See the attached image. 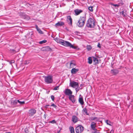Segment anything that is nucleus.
<instances>
[{
    "instance_id": "nucleus-1",
    "label": "nucleus",
    "mask_w": 133,
    "mask_h": 133,
    "mask_svg": "<svg viewBox=\"0 0 133 133\" xmlns=\"http://www.w3.org/2000/svg\"><path fill=\"white\" fill-rule=\"evenodd\" d=\"M86 19L85 16H81L77 23V25L79 27H83L85 24Z\"/></svg>"
},
{
    "instance_id": "nucleus-2",
    "label": "nucleus",
    "mask_w": 133,
    "mask_h": 133,
    "mask_svg": "<svg viewBox=\"0 0 133 133\" xmlns=\"http://www.w3.org/2000/svg\"><path fill=\"white\" fill-rule=\"evenodd\" d=\"M95 25V20L91 18L89 19L86 24V26L88 28H94Z\"/></svg>"
},
{
    "instance_id": "nucleus-3",
    "label": "nucleus",
    "mask_w": 133,
    "mask_h": 133,
    "mask_svg": "<svg viewBox=\"0 0 133 133\" xmlns=\"http://www.w3.org/2000/svg\"><path fill=\"white\" fill-rule=\"evenodd\" d=\"M44 78L45 82L47 84H50L52 83L53 81V77L52 76L49 75L47 76H43Z\"/></svg>"
},
{
    "instance_id": "nucleus-4",
    "label": "nucleus",
    "mask_w": 133,
    "mask_h": 133,
    "mask_svg": "<svg viewBox=\"0 0 133 133\" xmlns=\"http://www.w3.org/2000/svg\"><path fill=\"white\" fill-rule=\"evenodd\" d=\"M61 44L65 46L70 47L72 48L76 49V46L72 45L70 42H69L63 40L61 42Z\"/></svg>"
},
{
    "instance_id": "nucleus-5",
    "label": "nucleus",
    "mask_w": 133,
    "mask_h": 133,
    "mask_svg": "<svg viewBox=\"0 0 133 133\" xmlns=\"http://www.w3.org/2000/svg\"><path fill=\"white\" fill-rule=\"evenodd\" d=\"M69 86L73 88H76L79 87L78 83V82L74 81H70Z\"/></svg>"
},
{
    "instance_id": "nucleus-6",
    "label": "nucleus",
    "mask_w": 133,
    "mask_h": 133,
    "mask_svg": "<svg viewBox=\"0 0 133 133\" xmlns=\"http://www.w3.org/2000/svg\"><path fill=\"white\" fill-rule=\"evenodd\" d=\"M83 130V127L81 125L77 126L75 129L76 133H81Z\"/></svg>"
},
{
    "instance_id": "nucleus-7",
    "label": "nucleus",
    "mask_w": 133,
    "mask_h": 133,
    "mask_svg": "<svg viewBox=\"0 0 133 133\" xmlns=\"http://www.w3.org/2000/svg\"><path fill=\"white\" fill-rule=\"evenodd\" d=\"M9 50L10 54H11L12 55H13L19 51V49H17L16 48L15 49H10Z\"/></svg>"
},
{
    "instance_id": "nucleus-8",
    "label": "nucleus",
    "mask_w": 133,
    "mask_h": 133,
    "mask_svg": "<svg viewBox=\"0 0 133 133\" xmlns=\"http://www.w3.org/2000/svg\"><path fill=\"white\" fill-rule=\"evenodd\" d=\"M65 94L66 95H71L72 94V91L70 89H67L65 90L64 92Z\"/></svg>"
},
{
    "instance_id": "nucleus-9",
    "label": "nucleus",
    "mask_w": 133,
    "mask_h": 133,
    "mask_svg": "<svg viewBox=\"0 0 133 133\" xmlns=\"http://www.w3.org/2000/svg\"><path fill=\"white\" fill-rule=\"evenodd\" d=\"M64 24V22L62 21H59L57 23L55 24V26L56 27H57L59 26H61Z\"/></svg>"
},
{
    "instance_id": "nucleus-10",
    "label": "nucleus",
    "mask_w": 133,
    "mask_h": 133,
    "mask_svg": "<svg viewBox=\"0 0 133 133\" xmlns=\"http://www.w3.org/2000/svg\"><path fill=\"white\" fill-rule=\"evenodd\" d=\"M36 110L34 109H31L29 110V113L30 115H33L36 113Z\"/></svg>"
},
{
    "instance_id": "nucleus-11",
    "label": "nucleus",
    "mask_w": 133,
    "mask_h": 133,
    "mask_svg": "<svg viewBox=\"0 0 133 133\" xmlns=\"http://www.w3.org/2000/svg\"><path fill=\"white\" fill-rule=\"evenodd\" d=\"M111 72L113 75H116L118 73L119 71L117 69H113L111 70Z\"/></svg>"
},
{
    "instance_id": "nucleus-12",
    "label": "nucleus",
    "mask_w": 133,
    "mask_h": 133,
    "mask_svg": "<svg viewBox=\"0 0 133 133\" xmlns=\"http://www.w3.org/2000/svg\"><path fill=\"white\" fill-rule=\"evenodd\" d=\"M83 11L79 9H76L74 10V12L75 14L76 15H79L80 13L82 12Z\"/></svg>"
},
{
    "instance_id": "nucleus-13",
    "label": "nucleus",
    "mask_w": 133,
    "mask_h": 133,
    "mask_svg": "<svg viewBox=\"0 0 133 133\" xmlns=\"http://www.w3.org/2000/svg\"><path fill=\"white\" fill-rule=\"evenodd\" d=\"M78 118L75 116H73L72 117V121L74 123H76L78 121Z\"/></svg>"
},
{
    "instance_id": "nucleus-14",
    "label": "nucleus",
    "mask_w": 133,
    "mask_h": 133,
    "mask_svg": "<svg viewBox=\"0 0 133 133\" xmlns=\"http://www.w3.org/2000/svg\"><path fill=\"white\" fill-rule=\"evenodd\" d=\"M76 65V63L74 61H71L70 63V66L69 68H72Z\"/></svg>"
},
{
    "instance_id": "nucleus-15",
    "label": "nucleus",
    "mask_w": 133,
    "mask_h": 133,
    "mask_svg": "<svg viewBox=\"0 0 133 133\" xmlns=\"http://www.w3.org/2000/svg\"><path fill=\"white\" fill-rule=\"evenodd\" d=\"M69 99L73 103H74L75 102L76 99L74 98V95H70L69 96Z\"/></svg>"
},
{
    "instance_id": "nucleus-16",
    "label": "nucleus",
    "mask_w": 133,
    "mask_h": 133,
    "mask_svg": "<svg viewBox=\"0 0 133 133\" xmlns=\"http://www.w3.org/2000/svg\"><path fill=\"white\" fill-rule=\"evenodd\" d=\"M67 20L68 22H69L68 23L70 25L72 24V19L70 16H67Z\"/></svg>"
},
{
    "instance_id": "nucleus-17",
    "label": "nucleus",
    "mask_w": 133,
    "mask_h": 133,
    "mask_svg": "<svg viewBox=\"0 0 133 133\" xmlns=\"http://www.w3.org/2000/svg\"><path fill=\"white\" fill-rule=\"evenodd\" d=\"M79 70L78 69H76L75 68H73L71 70V73L72 74H75Z\"/></svg>"
},
{
    "instance_id": "nucleus-18",
    "label": "nucleus",
    "mask_w": 133,
    "mask_h": 133,
    "mask_svg": "<svg viewBox=\"0 0 133 133\" xmlns=\"http://www.w3.org/2000/svg\"><path fill=\"white\" fill-rule=\"evenodd\" d=\"M96 123L94 122H92L91 124V127L93 130H94L96 127Z\"/></svg>"
},
{
    "instance_id": "nucleus-19",
    "label": "nucleus",
    "mask_w": 133,
    "mask_h": 133,
    "mask_svg": "<svg viewBox=\"0 0 133 133\" xmlns=\"http://www.w3.org/2000/svg\"><path fill=\"white\" fill-rule=\"evenodd\" d=\"M43 50L46 51H50L51 49L49 46H46L43 48Z\"/></svg>"
},
{
    "instance_id": "nucleus-20",
    "label": "nucleus",
    "mask_w": 133,
    "mask_h": 133,
    "mask_svg": "<svg viewBox=\"0 0 133 133\" xmlns=\"http://www.w3.org/2000/svg\"><path fill=\"white\" fill-rule=\"evenodd\" d=\"M54 39L55 40L57 43H60L61 44V42H62L63 40L62 39L57 37L55 38Z\"/></svg>"
},
{
    "instance_id": "nucleus-21",
    "label": "nucleus",
    "mask_w": 133,
    "mask_h": 133,
    "mask_svg": "<svg viewBox=\"0 0 133 133\" xmlns=\"http://www.w3.org/2000/svg\"><path fill=\"white\" fill-rule=\"evenodd\" d=\"M78 101L79 102L81 105H83L84 104V102L83 101V98L82 97L79 98Z\"/></svg>"
},
{
    "instance_id": "nucleus-22",
    "label": "nucleus",
    "mask_w": 133,
    "mask_h": 133,
    "mask_svg": "<svg viewBox=\"0 0 133 133\" xmlns=\"http://www.w3.org/2000/svg\"><path fill=\"white\" fill-rule=\"evenodd\" d=\"M93 61L94 62H95V63L96 64L98 63L99 62V60L98 59L94 57H93Z\"/></svg>"
},
{
    "instance_id": "nucleus-23",
    "label": "nucleus",
    "mask_w": 133,
    "mask_h": 133,
    "mask_svg": "<svg viewBox=\"0 0 133 133\" xmlns=\"http://www.w3.org/2000/svg\"><path fill=\"white\" fill-rule=\"evenodd\" d=\"M69 129L70 133H75L74 129L73 127H70L69 128Z\"/></svg>"
},
{
    "instance_id": "nucleus-24",
    "label": "nucleus",
    "mask_w": 133,
    "mask_h": 133,
    "mask_svg": "<svg viewBox=\"0 0 133 133\" xmlns=\"http://www.w3.org/2000/svg\"><path fill=\"white\" fill-rule=\"evenodd\" d=\"M21 99L18 100V103H19L20 105H23L25 103V102L24 101H20Z\"/></svg>"
},
{
    "instance_id": "nucleus-25",
    "label": "nucleus",
    "mask_w": 133,
    "mask_h": 133,
    "mask_svg": "<svg viewBox=\"0 0 133 133\" xmlns=\"http://www.w3.org/2000/svg\"><path fill=\"white\" fill-rule=\"evenodd\" d=\"M88 59V63L90 64H91L92 62V60L91 57H89Z\"/></svg>"
},
{
    "instance_id": "nucleus-26",
    "label": "nucleus",
    "mask_w": 133,
    "mask_h": 133,
    "mask_svg": "<svg viewBox=\"0 0 133 133\" xmlns=\"http://www.w3.org/2000/svg\"><path fill=\"white\" fill-rule=\"evenodd\" d=\"M87 49L89 51L92 49V47L90 45H87Z\"/></svg>"
},
{
    "instance_id": "nucleus-27",
    "label": "nucleus",
    "mask_w": 133,
    "mask_h": 133,
    "mask_svg": "<svg viewBox=\"0 0 133 133\" xmlns=\"http://www.w3.org/2000/svg\"><path fill=\"white\" fill-rule=\"evenodd\" d=\"M47 42L46 40H44L39 42V43L40 44H42L46 43Z\"/></svg>"
},
{
    "instance_id": "nucleus-28",
    "label": "nucleus",
    "mask_w": 133,
    "mask_h": 133,
    "mask_svg": "<svg viewBox=\"0 0 133 133\" xmlns=\"http://www.w3.org/2000/svg\"><path fill=\"white\" fill-rule=\"evenodd\" d=\"M124 4V3L121 0L120 1V2L119 3L118 5H119V6H122Z\"/></svg>"
},
{
    "instance_id": "nucleus-29",
    "label": "nucleus",
    "mask_w": 133,
    "mask_h": 133,
    "mask_svg": "<svg viewBox=\"0 0 133 133\" xmlns=\"http://www.w3.org/2000/svg\"><path fill=\"white\" fill-rule=\"evenodd\" d=\"M93 7L92 6H90L89 7L88 9L90 11L92 12L93 11Z\"/></svg>"
},
{
    "instance_id": "nucleus-30",
    "label": "nucleus",
    "mask_w": 133,
    "mask_h": 133,
    "mask_svg": "<svg viewBox=\"0 0 133 133\" xmlns=\"http://www.w3.org/2000/svg\"><path fill=\"white\" fill-rule=\"evenodd\" d=\"M17 100H15L13 101L12 103H13V104L14 105H16V104H17L18 103V102L17 101Z\"/></svg>"
},
{
    "instance_id": "nucleus-31",
    "label": "nucleus",
    "mask_w": 133,
    "mask_h": 133,
    "mask_svg": "<svg viewBox=\"0 0 133 133\" xmlns=\"http://www.w3.org/2000/svg\"><path fill=\"white\" fill-rule=\"evenodd\" d=\"M49 123L54 124L56 123V122L55 120H53L52 121H49Z\"/></svg>"
},
{
    "instance_id": "nucleus-32",
    "label": "nucleus",
    "mask_w": 133,
    "mask_h": 133,
    "mask_svg": "<svg viewBox=\"0 0 133 133\" xmlns=\"http://www.w3.org/2000/svg\"><path fill=\"white\" fill-rule=\"evenodd\" d=\"M59 86H56V87H55L54 88L53 90H58L59 89Z\"/></svg>"
},
{
    "instance_id": "nucleus-33",
    "label": "nucleus",
    "mask_w": 133,
    "mask_h": 133,
    "mask_svg": "<svg viewBox=\"0 0 133 133\" xmlns=\"http://www.w3.org/2000/svg\"><path fill=\"white\" fill-rule=\"evenodd\" d=\"M37 31L39 34H43V32L40 29H38Z\"/></svg>"
},
{
    "instance_id": "nucleus-34",
    "label": "nucleus",
    "mask_w": 133,
    "mask_h": 133,
    "mask_svg": "<svg viewBox=\"0 0 133 133\" xmlns=\"http://www.w3.org/2000/svg\"><path fill=\"white\" fill-rule=\"evenodd\" d=\"M105 122L107 124L111 125L110 124V121H108V120H106L105 121Z\"/></svg>"
},
{
    "instance_id": "nucleus-35",
    "label": "nucleus",
    "mask_w": 133,
    "mask_h": 133,
    "mask_svg": "<svg viewBox=\"0 0 133 133\" xmlns=\"http://www.w3.org/2000/svg\"><path fill=\"white\" fill-rule=\"evenodd\" d=\"M83 110L84 111V112H85L86 114L87 115H88V114L87 113V109L86 108H84Z\"/></svg>"
},
{
    "instance_id": "nucleus-36",
    "label": "nucleus",
    "mask_w": 133,
    "mask_h": 133,
    "mask_svg": "<svg viewBox=\"0 0 133 133\" xmlns=\"http://www.w3.org/2000/svg\"><path fill=\"white\" fill-rule=\"evenodd\" d=\"M109 5H111V8H114V7H113V6H114V4H113V3H111V2H110L109 3Z\"/></svg>"
},
{
    "instance_id": "nucleus-37",
    "label": "nucleus",
    "mask_w": 133,
    "mask_h": 133,
    "mask_svg": "<svg viewBox=\"0 0 133 133\" xmlns=\"http://www.w3.org/2000/svg\"><path fill=\"white\" fill-rule=\"evenodd\" d=\"M51 98L53 101H54L55 99V97L53 95H51Z\"/></svg>"
},
{
    "instance_id": "nucleus-38",
    "label": "nucleus",
    "mask_w": 133,
    "mask_h": 133,
    "mask_svg": "<svg viewBox=\"0 0 133 133\" xmlns=\"http://www.w3.org/2000/svg\"><path fill=\"white\" fill-rule=\"evenodd\" d=\"M50 106H52V107H54L55 108H56V107H57V106L55 105L54 104V103H53Z\"/></svg>"
},
{
    "instance_id": "nucleus-39",
    "label": "nucleus",
    "mask_w": 133,
    "mask_h": 133,
    "mask_svg": "<svg viewBox=\"0 0 133 133\" xmlns=\"http://www.w3.org/2000/svg\"><path fill=\"white\" fill-rule=\"evenodd\" d=\"M113 6H115V7H117V8H118L119 6V5H118V4H114Z\"/></svg>"
},
{
    "instance_id": "nucleus-40",
    "label": "nucleus",
    "mask_w": 133,
    "mask_h": 133,
    "mask_svg": "<svg viewBox=\"0 0 133 133\" xmlns=\"http://www.w3.org/2000/svg\"><path fill=\"white\" fill-rule=\"evenodd\" d=\"M79 89H78L77 87H76V88L75 89V90L76 92H78L79 91Z\"/></svg>"
},
{
    "instance_id": "nucleus-41",
    "label": "nucleus",
    "mask_w": 133,
    "mask_h": 133,
    "mask_svg": "<svg viewBox=\"0 0 133 133\" xmlns=\"http://www.w3.org/2000/svg\"><path fill=\"white\" fill-rule=\"evenodd\" d=\"M124 11H122L121 12V13H122V15L123 16H125V15H124Z\"/></svg>"
},
{
    "instance_id": "nucleus-42",
    "label": "nucleus",
    "mask_w": 133,
    "mask_h": 133,
    "mask_svg": "<svg viewBox=\"0 0 133 133\" xmlns=\"http://www.w3.org/2000/svg\"><path fill=\"white\" fill-rule=\"evenodd\" d=\"M97 119V117H93L92 119V120H95L96 119Z\"/></svg>"
},
{
    "instance_id": "nucleus-43",
    "label": "nucleus",
    "mask_w": 133,
    "mask_h": 133,
    "mask_svg": "<svg viewBox=\"0 0 133 133\" xmlns=\"http://www.w3.org/2000/svg\"><path fill=\"white\" fill-rule=\"evenodd\" d=\"M35 26H36V29L37 30H38V29H39V28H38L37 25H36Z\"/></svg>"
},
{
    "instance_id": "nucleus-44",
    "label": "nucleus",
    "mask_w": 133,
    "mask_h": 133,
    "mask_svg": "<svg viewBox=\"0 0 133 133\" xmlns=\"http://www.w3.org/2000/svg\"><path fill=\"white\" fill-rule=\"evenodd\" d=\"M14 60H12L11 61V62H10V63L11 64L12 63H14Z\"/></svg>"
},
{
    "instance_id": "nucleus-45",
    "label": "nucleus",
    "mask_w": 133,
    "mask_h": 133,
    "mask_svg": "<svg viewBox=\"0 0 133 133\" xmlns=\"http://www.w3.org/2000/svg\"><path fill=\"white\" fill-rule=\"evenodd\" d=\"M97 46L99 48L101 47L100 44L99 43H98V45H97Z\"/></svg>"
},
{
    "instance_id": "nucleus-46",
    "label": "nucleus",
    "mask_w": 133,
    "mask_h": 133,
    "mask_svg": "<svg viewBox=\"0 0 133 133\" xmlns=\"http://www.w3.org/2000/svg\"><path fill=\"white\" fill-rule=\"evenodd\" d=\"M50 106L49 105H46L45 106V107L47 108H48V107Z\"/></svg>"
},
{
    "instance_id": "nucleus-47",
    "label": "nucleus",
    "mask_w": 133,
    "mask_h": 133,
    "mask_svg": "<svg viewBox=\"0 0 133 133\" xmlns=\"http://www.w3.org/2000/svg\"><path fill=\"white\" fill-rule=\"evenodd\" d=\"M78 89H82V88H80V87H78Z\"/></svg>"
},
{
    "instance_id": "nucleus-48",
    "label": "nucleus",
    "mask_w": 133,
    "mask_h": 133,
    "mask_svg": "<svg viewBox=\"0 0 133 133\" xmlns=\"http://www.w3.org/2000/svg\"><path fill=\"white\" fill-rule=\"evenodd\" d=\"M100 133V132H95L94 133Z\"/></svg>"
},
{
    "instance_id": "nucleus-49",
    "label": "nucleus",
    "mask_w": 133,
    "mask_h": 133,
    "mask_svg": "<svg viewBox=\"0 0 133 133\" xmlns=\"http://www.w3.org/2000/svg\"><path fill=\"white\" fill-rule=\"evenodd\" d=\"M5 133H11L10 132H5Z\"/></svg>"
},
{
    "instance_id": "nucleus-50",
    "label": "nucleus",
    "mask_w": 133,
    "mask_h": 133,
    "mask_svg": "<svg viewBox=\"0 0 133 133\" xmlns=\"http://www.w3.org/2000/svg\"><path fill=\"white\" fill-rule=\"evenodd\" d=\"M60 131H58L57 133H59Z\"/></svg>"
},
{
    "instance_id": "nucleus-51",
    "label": "nucleus",
    "mask_w": 133,
    "mask_h": 133,
    "mask_svg": "<svg viewBox=\"0 0 133 133\" xmlns=\"http://www.w3.org/2000/svg\"><path fill=\"white\" fill-rule=\"evenodd\" d=\"M82 84H81L80 85V86H82Z\"/></svg>"
},
{
    "instance_id": "nucleus-52",
    "label": "nucleus",
    "mask_w": 133,
    "mask_h": 133,
    "mask_svg": "<svg viewBox=\"0 0 133 133\" xmlns=\"http://www.w3.org/2000/svg\"><path fill=\"white\" fill-rule=\"evenodd\" d=\"M81 96V95H79V96Z\"/></svg>"
}]
</instances>
